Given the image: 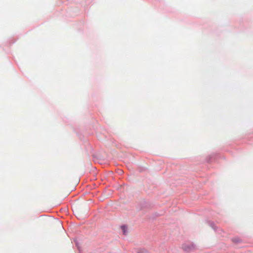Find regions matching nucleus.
I'll return each instance as SVG.
<instances>
[{
  "mask_svg": "<svg viewBox=\"0 0 253 253\" xmlns=\"http://www.w3.org/2000/svg\"><path fill=\"white\" fill-rule=\"evenodd\" d=\"M122 229L124 232V234H125L126 233V227L125 226H122Z\"/></svg>",
  "mask_w": 253,
  "mask_h": 253,
  "instance_id": "obj_1",
  "label": "nucleus"
}]
</instances>
